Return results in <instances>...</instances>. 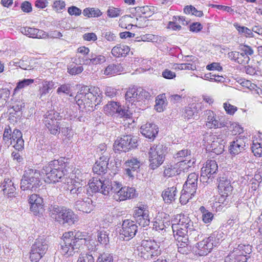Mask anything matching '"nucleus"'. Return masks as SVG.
Wrapping results in <instances>:
<instances>
[{"label": "nucleus", "instance_id": "47", "mask_svg": "<svg viewBox=\"0 0 262 262\" xmlns=\"http://www.w3.org/2000/svg\"><path fill=\"white\" fill-rule=\"evenodd\" d=\"M197 116L196 109L195 107L188 106L185 108V111L183 114V116L185 119H190L194 116Z\"/></svg>", "mask_w": 262, "mask_h": 262}, {"label": "nucleus", "instance_id": "53", "mask_svg": "<svg viewBox=\"0 0 262 262\" xmlns=\"http://www.w3.org/2000/svg\"><path fill=\"white\" fill-rule=\"evenodd\" d=\"M34 82V80L32 79H24L22 80L19 81L17 83V85L14 89V91L19 90L25 88Z\"/></svg>", "mask_w": 262, "mask_h": 262}, {"label": "nucleus", "instance_id": "7", "mask_svg": "<svg viewBox=\"0 0 262 262\" xmlns=\"http://www.w3.org/2000/svg\"><path fill=\"white\" fill-rule=\"evenodd\" d=\"M168 152V148L163 144H159L151 147L148 152L149 167L154 170L161 165Z\"/></svg>", "mask_w": 262, "mask_h": 262}, {"label": "nucleus", "instance_id": "54", "mask_svg": "<svg viewBox=\"0 0 262 262\" xmlns=\"http://www.w3.org/2000/svg\"><path fill=\"white\" fill-rule=\"evenodd\" d=\"M240 51H243L246 56L250 58L254 54V50L252 48L247 45L241 44L238 47Z\"/></svg>", "mask_w": 262, "mask_h": 262}, {"label": "nucleus", "instance_id": "14", "mask_svg": "<svg viewBox=\"0 0 262 262\" xmlns=\"http://www.w3.org/2000/svg\"><path fill=\"white\" fill-rule=\"evenodd\" d=\"M67 184H65L63 189L69 191V195L73 198L81 199L84 197L88 192V188L86 185L84 181L82 182L76 184H70L67 181Z\"/></svg>", "mask_w": 262, "mask_h": 262}, {"label": "nucleus", "instance_id": "8", "mask_svg": "<svg viewBox=\"0 0 262 262\" xmlns=\"http://www.w3.org/2000/svg\"><path fill=\"white\" fill-rule=\"evenodd\" d=\"M61 116L54 110H50L43 115V122L51 134L56 135L60 132Z\"/></svg>", "mask_w": 262, "mask_h": 262}, {"label": "nucleus", "instance_id": "49", "mask_svg": "<svg viewBox=\"0 0 262 262\" xmlns=\"http://www.w3.org/2000/svg\"><path fill=\"white\" fill-rule=\"evenodd\" d=\"M138 102H140L144 100H148L150 99L151 95L149 92L142 88H138Z\"/></svg>", "mask_w": 262, "mask_h": 262}, {"label": "nucleus", "instance_id": "4", "mask_svg": "<svg viewBox=\"0 0 262 262\" xmlns=\"http://www.w3.org/2000/svg\"><path fill=\"white\" fill-rule=\"evenodd\" d=\"M40 173L39 171L27 168L20 181V187L22 190L36 191L40 186Z\"/></svg>", "mask_w": 262, "mask_h": 262}, {"label": "nucleus", "instance_id": "39", "mask_svg": "<svg viewBox=\"0 0 262 262\" xmlns=\"http://www.w3.org/2000/svg\"><path fill=\"white\" fill-rule=\"evenodd\" d=\"M123 68L120 64H111L105 68L104 74L107 76L118 74L123 71Z\"/></svg>", "mask_w": 262, "mask_h": 262}, {"label": "nucleus", "instance_id": "61", "mask_svg": "<svg viewBox=\"0 0 262 262\" xmlns=\"http://www.w3.org/2000/svg\"><path fill=\"white\" fill-rule=\"evenodd\" d=\"M194 195V194H191L187 193V192H184L183 189L182 190V194L180 198V201L182 204H186L189 200Z\"/></svg>", "mask_w": 262, "mask_h": 262}, {"label": "nucleus", "instance_id": "22", "mask_svg": "<svg viewBox=\"0 0 262 262\" xmlns=\"http://www.w3.org/2000/svg\"><path fill=\"white\" fill-rule=\"evenodd\" d=\"M217 181L219 182L218 188L219 191L223 193L222 198L220 199V200L222 201V199L225 200V198L227 197L231 193L233 187L231 185L230 179L225 176L220 177Z\"/></svg>", "mask_w": 262, "mask_h": 262}, {"label": "nucleus", "instance_id": "25", "mask_svg": "<svg viewBox=\"0 0 262 262\" xmlns=\"http://www.w3.org/2000/svg\"><path fill=\"white\" fill-rule=\"evenodd\" d=\"M20 32L24 35L31 38H43L47 36V34L42 30L30 27H21Z\"/></svg>", "mask_w": 262, "mask_h": 262}, {"label": "nucleus", "instance_id": "18", "mask_svg": "<svg viewBox=\"0 0 262 262\" xmlns=\"http://www.w3.org/2000/svg\"><path fill=\"white\" fill-rule=\"evenodd\" d=\"M41 173L46 176L45 181L47 183H55L59 181H63L66 183L67 182V178L64 177V174L63 172L54 170L51 167L44 166Z\"/></svg>", "mask_w": 262, "mask_h": 262}, {"label": "nucleus", "instance_id": "36", "mask_svg": "<svg viewBox=\"0 0 262 262\" xmlns=\"http://www.w3.org/2000/svg\"><path fill=\"white\" fill-rule=\"evenodd\" d=\"M138 88L132 87L129 88L125 93V100L127 102L130 103L132 105L134 104L136 105V102H138V94H137Z\"/></svg>", "mask_w": 262, "mask_h": 262}, {"label": "nucleus", "instance_id": "52", "mask_svg": "<svg viewBox=\"0 0 262 262\" xmlns=\"http://www.w3.org/2000/svg\"><path fill=\"white\" fill-rule=\"evenodd\" d=\"M71 91L70 85L69 84H64L60 85V86L57 89L56 93L58 95H60L62 94H66L67 95H70L72 96L71 94H70Z\"/></svg>", "mask_w": 262, "mask_h": 262}, {"label": "nucleus", "instance_id": "43", "mask_svg": "<svg viewBox=\"0 0 262 262\" xmlns=\"http://www.w3.org/2000/svg\"><path fill=\"white\" fill-rule=\"evenodd\" d=\"M200 211L202 214V220L205 224L210 223L213 219V214L209 211L204 206H201L200 208Z\"/></svg>", "mask_w": 262, "mask_h": 262}, {"label": "nucleus", "instance_id": "16", "mask_svg": "<svg viewBox=\"0 0 262 262\" xmlns=\"http://www.w3.org/2000/svg\"><path fill=\"white\" fill-rule=\"evenodd\" d=\"M133 215L136 223L140 226L146 227L149 225V211L146 205L139 204L135 207Z\"/></svg>", "mask_w": 262, "mask_h": 262}, {"label": "nucleus", "instance_id": "58", "mask_svg": "<svg viewBox=\"0 0 262 262\" xmlns=\"http://www.w3.org/2000/svg\"><path fill=\"white\" fill-rule=\"evenodd\" d=\"M98 241L102 245H106L109 242L108 234L105 231H100L98 234Z\"/></svg>", "mask_w": 262, "mask_h": 262}, {"label": "nucleus", "instance_id": "28", "mask_svg": "<svg viewBox=\"0 0 262 262\" xmlns=\"http://www.w3.org/2000/svg\"><path fill=\"white\" fill-rule=\"evenodd\" d=\"M246 143L244 139L239 138L233 141L229 146V151L232 155H237L245 150Z\"/></svg>", "mask_w": 262, "mask_h": 262}, {"label": "nucleus", "instance_id": "13", "mask_svg": "<svg viewBox=\"0 0 262 262\" xmlns=\"http://www.w3.org/2000/svg\"><path fill=\"white\" fill-rule=\"evenodd\" d=\"M48 248V244L43 238L36 239L31 247L30 258L32 261H38L46 253Z\"/></svg>", "mask_w": 262, "mask_h": 262}, {"label": "nucleus", "instance_id": "48", "mask_svg": "<svg viewBox=\"0 0 262 262\" xmlns=\"http://www.w3.org/2000/svg\"><path fill=\"white\" fill-rule=\"evenodd\" d=\"M174 237L176 238L179 244L188 245L190 244L189 240V233H186L184 235L181 234H175L173 235Z\"/></svg>", "mask_w": 262, "mask_h": 262}, {"label": "nucleus", "instance_id": "11", "mask_svg": "<svg viewBox=\"0 0 262 262\" xmlns=\"http://www.w3.org/2000/svg\"><path fill=\"white\" fill-rule=\"evenodd\" d=\"M207 144V147L216 155L221 154L224 151L225 142L222 137H219L212 133L206 134L204 138Z\"/></svg>", "mask_w": 262, "mask_h": 262}, {"label": "nucleus", "instance_id": "46", "mask_svg": "<svg viewBox=\"0 0 262 262\" xmlns=\"http://www.w3.org/2000/svg\"><path fill=\"white\" fill-rule=\"evenodd\" d=\"M190 154L191 151L190 150L183 149L174 154L173 158L175 160L176 162L183 161V159L188 156H190Z\"/></svg>", "mask_w": 262, "mask_h": 262}, {"label": "nucleus", "instance_id": "23", "mask_svg": "<svg viewBox=\"0 0 262 262\" xmlns=\"http://www.w3.org/2000/svg\"><path fill=\"white\" fill-rule=\"evenodd\" d=\"M124 165L125 174L130 178H134L138 172L141 163L137 158H132L127 160Z\"/></svg>", "mask_w": 262, "mask_h": 262}, {"label": "nucleus", "instance_id": "1", "mask_svg": "<svg viewBox=\"0 0 262 262\" xmlns=\"http://www.w3.org/2000/svg\"><path fill=\"white\" fill-rule=\"evenodd\" d=\"M102 94L98 87L89 88L85 86L81 88L75 97V100L80 108L86 112H92L96 106L101 103Z\"/></svg>", "mask_w": 262, "mask_h": 262}, {"label": "nucleus", "instance_id": "12", "mask_svg": "<svg viewBox=\"0 0 262 262\" xmlns=\"http://www.w3.org/2000/svg\"><path fill=\"white\" fill-rule=\"evenodd\" d=\"M137 146V137L131 135L123 136L119 139L115 141L114 144V149L116 151H121L123 152L128 151L132 148H134Z\"/></svg>", "mask_w": 262, "mask_h": 262}, {"label": "nucleus", "instance_id": "34", "mask_svg": "<svg viewBox=\"0 0 262 262\" xmlns=\"http://www.w3.org/2000/svg\"><path fill=\"white\" fill-rule=\"evenodd\" d=\"M45 166L51 167L53 170L57 171H61L64 174L65 172H67L66 169L67 164L63 159L54 160L53 161H51L47 165H46Z\"/></svg>", "mask_w": 262, "mask_h": 262}, {"label": "nucleus", "instance_id": "29", "mask_svg": "<svg viewBox=\"0 0 262 262\" xmlns=\"http://www.w3.org/2000/svg\"><path fill=\"white\" fill-rule=\"evenodd\" d=\"M109 160L98 159L93 167L94 173L101 175L107 172Z\"/></svg>", "mask_w": 262, "mask_h": 262}, {"label": "nucleus", "instance_id": "60", "mask_svg": "<svg viewBox=\"0 0 262 262\" xmlns=\"http://www.w3.org/2000/svg\"><path fill=\"white\" fill-rule=\"evenodd\" d=\"M60 131L64 136L68 138L70 137L71 128L66 122H62L60 124Z\"/></svg>", "mask_w": 262, "mask_h": 262}, {"label": "nucleus", "instance_id": "57", "mask_svg": "<svg viewBox=\"0 0 262 262\" xmlns=\"http://www.w3.org/2000/svg\"><path fill=\"white\" fill-rule=\"evenodd\" d=\"M96 262H113V258L112 254L104 253L100 254Z\"/></svg>", "mask_w": 262, "mask_h": 262}, {"label": "nucleus", "instance_id": "44", "mask_svg": "<svg viewBox=\"0 0 262 262\" xmlns=\"http://www.w3.org/2000/svg\"><path fill=\"white\" fill-rule=\"evenodd\" d=\"M130 12L133 14H136L139 16V18L141 19L143 18V17L141 16V15L146 14L150 12V8L147 6L137 7L131 9ZM143 19H145V18L143 17Z\"/></svg>", "mask_w": 262, "mask_h": 262}, {"label": "nucleus", "instance_id": "3", "mask_svg": "<svg viewBox=\"0 0 262 262\" xmlns=\"http://www.w3.org/2000/svg\"><path fill=\"white\" fill-rule=\"evenodd\" d=\"M49 211L50 216L60 224L71 225L77 220L76 215L72 210L56 204L51 205Z\"/></svg>", "mask_w": 262, "mask_h": 262}, {"label": "nucleus", "instance_id": "21", "mask_svg": "<svg viewBox=\"0 0 262 262\" xmlns=\"http://www.w3.org/2000/svg\"><path fill=\"white\" fill-rule=\"evenodd\" d=\"M206 120V126L208 128H219L225 127L226 123L220 122L217 119L215 113L211 110H206L204 112Z\"/></svg>", "mask_w": 262, "mask_h": 262}, {"label": "nucleus", "instance_id": "27", "mask_svg": "<svg viewBox=\"0 0 262 262\" xmlns=\"http://www.w3.org/2000/svg\"><path fill=\"white\" fill-rule=\"evenodd\" d=\"M1 186L5 195H7L8 198L15 197L16 188L11 179L5 178Z\"/></svg>", "mask_w": 262, "mask_h": 262}, {"label": "nucleus", "instance_id": "38", "mask_svg": "<svg viewBox=\"0 0 262 262\" xmlns=\"http://www.w3.org/2000/svg\"><path fill=\"white\" fill-rule=\"evenodd\" d=\"M233 26L238 31L239 35L247 38L254 37V34L253 33H252V31H251V30L248 28L241 26L237 23H234Z\"/></svg>", "mask_w": 262, "mask_h": 262}, {"label": "nucleus", "instance_id": "15", "mask_svg": "<svg viewBox=\"0 0 262 262\" xmlns=\"http://www.w3.org/2000/svg\"><path fill=\"white\" fill-rule=\"evenodd\" d=\"M105 113L110 115H116L120 118H128L130 116V111L124 106H121L115 101H110L104 106Z\"/></svg>", "mask_w": 262, "mask_h": 262}, {"label": "nucleus", "instance_id": "30", "mask_svg": "<svg viewBox=\"0 0 262 262\" xmlns=\"http://www.w3.org/2000/svg\"><path fill=\"white\" fill-rule=\"evenodd\" d=\"M130 48L128 46L123 44H118L112 49V54L114 57H120L126 56L129 53Z\"/></svg>", "mask_w": 262, "mask_h": 262}, {"label": "nucleus", "instance_id": "42", "mask_svg": "<svg viewBox=\"0 0 262 262\" xmlns=\"http://www.w3.org/2000/svg\"><path fill=\"white\" fill-rule=\"evenodd\" d=\"M83 14L88 17H98L102 15V12L98 8H86L83 11Z\"/></svg>", "mask_w": 262, "mask_h": 262}, {"label": "nucleus", "instance_id": "55", "mask_svg": "<svg viewBox=\"0 0 262 262\" xmlns=\"http://www.w3.org/2000/svg\"><path fill=\"white\" fill-rule=\"evenodd\" d=\"M10 91L7 89L0 90V107L4 105L7 102V99L9 97Z\"/></svg>", "mask_w": 262, "mask_h": 262}, {"label": "nucleus", "instance_id": "32", "mask_svg": "<svg viewBox=\"0 0 262 262\" xmlns=\"http://www.w3.org/2000/svg\"><path fill=\"white\" fill-rule=\"evenodd\" d=\"M56 86V83L53 81H43L42 86L39 90L38 95L40 98L46 97V95L49 93L50 91L53 89H55Z\"/></svg>", "mask_w": 262, "mask_h": 262}, {"label": "nucleus", "instance_id": "64", "mask_svg": "<svg viewBox=\"0 0 262 262\" xmlns=\"http://www.w3.org/2000/svg\"><path fill=\"white\" fill-rule=\"evenodd\" d=\"M251 148L252 152L255 156L260 157L262 156V146L259 143H253Z\"/></svg>", "mask_w": 262, "mask_h": 262}, {"label": "nucleus", "instance_id": "40", "mask_svg": "<svg viewBox=\"0 0 262 262\" xmlns=\"http://www.w3.org/2000/svg\"><path fill=\"white\" fill-rule=\"evenodd\" d=\"M166 97L165 94L159 95L156 99L155 109L159 112L163 111L166 105Z\"/></svg>", "mask_w": 262, "mask_h": 262}, {"label": "nucleus", "instance_id": "56", "mask_svg": "<svg viewBox=\"0 0 262 262\" xmlns=\"http://www.w3.org/2000/svg\"><path fill=\"white\" fill-rule=\"evenodd\" d=\"M94 258L92 254L83 253L81 254L77 262H94Z\"/></svg>", "mask_w": 262, "mask_h": 262}, {"label": "nucleus", "instance_id": "31", "mask_svg": "<svg viewBox=\"0 0 262 262\" xmlns=\"http://www.w3.org/2000/svg\"><path fill=\"white\" fill-rule=\"evenodd\" d=\"M89 57L83 60V64L97 65L104 63L105 60V57L102 55L96 54L92 53L89 55Z\"/></svg>", "mask_w": 262, "mask_h": 262}, {"label": "nucleus", "instance_id": "17", "mask_svg": "<svg viewBox=\"0 0 262 262\" xmlns=\"http://www.w3.org/2000/svg\"><path fill=\"white\" fill-rule=\"evenodd\" d=\"M218 171V165L214 160H208L201 168L200 181L205 182L208 180H212Z\"/></svg>", "mask_w": 262, "mask_h": 262}, {"label": "nucleus", "instance_id": "19", "mask_svg": "<svg viewBox=\"0 0 262 262\" xmlns=\"http://www.w3.org/2000/svg\"><path fill=\"white\" fill-rule=\"evenodd\" d=\"M109 185V180L103 178H93L89 183V188L92 192H99L105 195H108L107 186Z\"/></svg>", "mask_w": 262, "mask_h": 262}, {"label": "nucleus", "instance_id": "50", "mask_svg": "<svg viewBox=\"0 0 262 262\" xmlns=\"http://www.w3.org/2000/svg\"><path fill=\"white\" fill-rule=\"evenodd\" d=\"M184 12L186 14H191L198 17H201L203 15V13L202 11L196 10L194 7L191 5L186 6L184 9Z\"/></svg>", "mask_w": 262, "mask_h": 262}, {"label": "nucleus", "instance_id": "10", "mask_svg": "<svg viewBox=\"0 0 262 262\" xmlns=\"http://www.w3.org/2000/svg\"><path fill=\"white\" fill-rule=\"evenodd\" d=\"M159 246L154 240H143L138 247L140 255L144 259H149L158 256L160 254Z\"/></svg>", "mask_w": 262, "mask_h": 262}, {"label": "nucleus", "instance_id": "45", "mask_svg": "<svg viewBox=\"0 0 262 262\" xmlns=\"http://www.w3.org/2000/svg\"><path fill=\"white\" fill-rule=\"evenodd\" d=\"M121 187H122V184L120 183L109 180V185L107 186L106 189L108 188V194H115Z\"/></svg>", "mask_w": 262, "mask_h": 262}, {"label": "nucleus", "instance_id": "26", "mask_svg": "<svg viewBox=\"0 0 262 262\" xmlns=\"http://www.w3.org/2000/svg\"><path fill=\"white\" fill-rule=\"evenodd\" d=\"M141 134L146 138L154 139L159 132V128L155 124L148 123L140 128Z\"/></svg>", "mask_w": 262, "mask_h": 262}, {"label": "nucleus", "instance_id": "41", "mask_svg": "<svg viewBox=\"0 0 262 262\" xmlns=\"http://www.w3.org/2000/svg\"><path fill=\"white\" fill-rule=\"evenodd\" d=\"M195 163V161L189 160L188 161L183 160L181 161H178V169L180 170V173L182 172H187L188 169L191 168L193 164Z\"/></svg>", "mask_w": 262, "mask_h": 262}, {"label": "nucleus", "instance_id": "6", "mask_svg": "<svg viewBox=\"0 0 262 262\" xmlns=\"http://www.w3.org/2000/svg\"><path fill=\"white\" fill-rule=\"evenodd\" d=\"M223 234L222 232L215 231L209 237L198 242L196 246L198 254L200 256L207 255L223 240Z\"/></svg>", "mask_w": 262, "mask_h": 262}, {"label": "nucleus", "instance_id": "2", "mask_svg": "<svg viewBox=\"0 0 262 262\" xmlns=\"http://www.w3.org/2000/svg\"><path fill=\"white\" fill-rule=\"evenodd\" d=\"M173 222H177L172 223L171 226L173 235L189 233L190 238L195 241L199 239V232L195 229L196 226H194L193 222L187 215H177L176 220Z\"/></svg>", "mask_w": 262, "mask_h": 262}, {"label": "nucleus", "instance_id": "35", "mask_svg": "<svg viewBox=\"0 0 262 262\" xmlns=\"http://www.w3.org/2000/svg\"><path fill=\"white\" fill-rule=\"evenodd\" d=\"M110 150L105 144H100L96 148V155L100 160H110Z\"/></svg>", "mask_w": 262, "mask_h": 262}, {"label": "nucleus", "instance_id": "24", "mask_svg": "<svg viewBox=\"0 0 262 262\" xmlns=\"http://www.w3.org/2000/svg\"><path fill=\"white\" fill-rule=\"evenodd\" d=\"M95 205L91 198H84L82 200H77L74 204L76 209L84 213H90L94 208Z\"/></svg>", "mask_w": 262, "mask_h": 262}, {"label": "nucleus", "instance_id": "37", "mask_svg": "<svg viewBox=\"0 0 262 262\" xmlns=\"http://www.w3.org/2000/svg\"><path fill=\"white\" fill-rule=\"evenodd\" d=\"M180 174L177 162H171L167 165L164 171L165 177H170Z\"/></svg>", "mask_w": 262, "mask_h": 262}, {"label": "nucleus", "instance_id": "59", "mask_svg": "<svg viewBox=\"0 0 262 262\" xmlns=\"http://www.w3.org/2000/svg\"><path fill=\"white\" fill-rule=\"evenodd\" d=\"M29 203L34 205H43V199L38 195L33 194L29 199Z\"/></svg>", "mask_w": 262, "mask_h": 262}, {"label": "nucleus", "instance_id": "33", "mask_svg": "<svg viewBox=\"0 0 262 262\" xmlns=\"http://www.w3.org/2000/svg\"><path fill=\"white\" fill-rule=\"evenodd\" d=\"M177 192V188L176 187H168L163 191L162 196L165 203H171L175 200Z\"/></svg>", "mask_w": 262, "mask_h": 262}, {"label": "nucleus", "instance_id": "51", "mask_svg": "<svg viewBox=\"0 0 262 262\" xmlns=\"http://www.w3.org/2000/svg\"><path fill=\"white\" fill-rule=\"evenodd\" d=\"M198 188V183L189 184L188 183H185L183 185V191L187 192V193H191V194H195Z\"/></svg>", "mask_w": 262, "mask_h": 262}, {"label": "nucleus", "instance_id": "63", "mask_svg": "<svg viewBox=\"0 0 262 262\" xmlns=\"http://www.w3.org/2000/svg\"><path fill=\"white\" fill-rule=\"evenodd\" d=\"M125 190L124 189V187H121L117 193L113 194V197L114 199L117 201L125 200Z\"/></svg>", "mask_w": 262, "mask_h": 262}, {"label": "nucleus", "instance_id": "62", "mask_svg": "<svg viewBox=\"0 0 262 262\" xmlns=\"http://www.w3.org/2000/svg\"><path fill=\"white\" fill-rule=\"evenodd\" d=\"M66 4L64 1L61 0L55 1L53 2L52 7L56 12H59L60 11L64 9Z\"/></svg>", "mask_w": 262, "mask_h": 262}, {"label": "nucleus", "instance_id": "5", "mask_svg": "<svg viewBox=\"0 0 262 262\" xmlns=\"http://www.w3.org/2000/svg\"><path fill=\"white\" fill-rule=\"evenodd\" d=\"M63 242L61 244V252L62 254L66 256L72 255L75 253V250H77L80 246L82 244L83 239L77 237L72 231L66 232L63 234Z\"/></svg>", "mask_w": 262, "mask_h": 262}, {"label": "nucleus", "instance_id": "9", "mask_svg": "<svg viewBox=\"0 0 262 262\" xmlns=\"http://www.w3.org/2000/svg\"><path fill=\"white\" fill-rule=\"evenodd\" d=\"M252 252V246L249 244H239L226 257L225 262H247Z\"/></svg>", "mask_w": 262, "mask_h": 262}, {"label": "nucleus", "instance_id": "20", "mask_svg": "<svg viewBox=\"0 0 262 262\" xmlns=\"http://www.w3.org/2000/svg\"><path fill=\"white\" fill-rule=\"evenodd\" d=\"M138 227L135 222L129 220H125L122 224V228L120 230V234L124 237L130 239L133 238L138 231Z\"/></svg>", "mask_w": 262, "mask_h": 262}]
</instances>
